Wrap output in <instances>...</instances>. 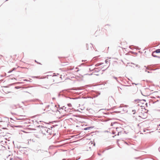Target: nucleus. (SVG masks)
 I'll list each match as a JSON object with an SVG mask.
<instances>
[{
    "mask_svg": "<svg viewBox=\"0 0 160 160\" xmlns=\"http://www.w3.org/2000/svg\"><path fill=\"white\" fill-rule=\"evenodd\" d=\"M159 150L160 152V147L159 148Z\"/></svg>",
    "mask_w": 160,
    "mask_h": 160,
    "instance_id": "nucleus-16",
    "label": "nucleus"
},
{
    "mask_svg": "<svg viewBox=\"0 0 160 160\" xmlns=\"http://www.w3.org/2000/svg\"><path fill=\"white\" fill-rule=\"evenodd\" d=\"M35 62H37L39 64H41L40 63V62H37L36 60L35 61Z\"/></svg>",
    "mask_w": 160,
    "mask_h": 160,
    "instance_id": "nucleus-9",
    "label": "nucleus"
},
{
    "mask_svg": "<svg viewBox=\"0 0 160 160\" xmlns=\"http://www.w3.org/2000/svg\"><path fill=\"white\" fill-rule=\"evenodd\" d=\"M102 30V29H101V30L100 29H99L98 30H97L96 31V32H101Z\"/></svg>",
    "mask_w": 160,
    "mask_h": 160,
    "instance_id": "nucleus-7",
    "label": "nucleus"
},
{
    "mask_svg": "<svg viewBox=\"0 0 160 160\" xmlns=\"http://www.w3.org/2000/svg\"><path fill=\"white\" fill-rule=\"evenodd\" d=\"M52 80H53V79H54V77L53 76L52 77Z\"/></svg>",
    "mask_w": 160,
    "mask_h": 160,
    "instance_id": "nucleus-10",
    "label": "nucleus"
},
{
    "mask_svg": "<svg viewBox=\"0 0 160 160\" xmlns=\"http://www.w3.org/2000/svg\"><path fill=\"white\" fill-rule=\"evenodd\" d=\"M132 112H133V114H134L135 113V111L134 110H132Z\"/></svg>",
    "mask_w": 160,
    "mask_h": 160,
    "instance_id": "nucleus-11",
    "label": "nucleus"
},
{
    "mask_svg": "<svg viewBox=\"0 0 160 160\" xmlns=\"http://www.w3.org/2000/svg\"><path fill=\"white\" fill-rule=\"evenodd\" d=\"M17 55H14L13 56V58H14V59H15L16 60L19 59L18 57L17 58Z\"/></svg>",
    "mask_w": 160,
    "mask_h": 160,
    "instance_id": "nucleus-5",
    "label": "nucleus"
},
{
    "mask_svg": "<svg viewBox=\"0 0 160 160\" xmlns=\"http://www.w3.org/2000/svg\"><path fill=\"white\" fill-rule=\"evenodd\" d=\"M68 106H71V104H68Z\"/></svg>",
    "mask_w": 160,
    "mask_h": 160,
    "instance_id": "nucleus-12",
    "label": "nucleus"
},
{
    "mask_svg": "<svg viewBox=\"0 0 160 160\" xmlns=\"http://www.w3.org/2000/svg\"><path fill=\"white\" fill-rule=\"evenodd\" d=\"M52 99H54L55 98H53Z\"/></svg>",
    "mask_w": 160,
    "mask_h": 160,
    "instance_id": "nucleus-18",
    "label": "nucleus"
},
{
    "mask_svg": "<svg viewBox=\"0 0 160 160\" xmlns=\"http://www.w3.org/2000/svg\"><path fill=\"white\" fill-rule=\"evenodd\" d=\"M160 53V49H158L156 50L155 51L153 52L152 53V56L154 57H158L157 56L155 55L156 53ZM158 58H160V57H158Z\"/></svg>",
    "mask_w": 160,
    "mask_h": 160,
    "instance_id": "nucleus-3",
    "label": "nucleus"
},
{
    "mask_svg": "<svg viewBox=\"0 0 160 160\" xmlns=\"http://www.w3.org/2000/svg\"><path fill=\"white\" fill-rule=\"evenodd\" d=\"M88 128H85L84 129H85V130H87V129Z\"/></svg>",
    "mask_w": 160,
    "mask_h": 160,
    "instance_id": "nucleus-14",
    "label": "nucleus"
},
{
    "mask_svg": "<svg viewBox=\"0 0 160 160\" xmlns=\"http://www.w3.org/2000/svg\"><path fill=\"white\" fill-rule=\"evenodd\" d=\"M51 110L53 112L56 113H58V107H57L56 105H54L53 104L52 105V106H51Z\"/></svg>",
    "mask_w": 160,
    "mask_h": 160,
    "instance_id": "nucleus-1",
    "label": "nucleus"
},
{
    "mask_svg": "<svg viewBox=\"0 0 160 160\" xmlns=\"http://www.w3.org/2000/svg\"><path fill=\"white\" fill-rule=\"evenodd\" d=\"M114 78H115V79H117V78H116V77Z\"/></svg>",
    "mask_w": 160,
    "mask_h": 160,
    "instance_id": "nucleus-17",
    "label": "nucleus"
},
{
    "mask_svg": "<svg viewBox=\"0 0 160 160\" xmlns=\"http://www.w3.org/2000/svg\"><path fill=\"white\" fill-rule=\"evenodd\" d=\"M86 61V60H82V62H83V61H84V62H85V61Z\"/></svg>",
    "mask_w": 160,
    "mask_h": 160,
    "instance_id": "nucleus-15",
    "label": "nucleus"
},
{
    "mask_svg": "<svg viewBox=\"0 0 160 160\" xmlns=\"http://www.w3.org/2000/svg\"><path fill=\"white\" fill-rule=\"evenodd\" d=\"M116 132H115L114 131L113 132V134H115Z\"/></svg>",
    "mask_w": 160,
    "mask_h": 160,
    "instance_id": "nucleus-13",
    "label": "nucleus"
},
{
    "mask_svg": "<svg viewBox=\"0 0 160 160\" xmlns=\"http://www.w3.org/2000/svg\"><path fill=\"white\" fill-rule=\"evenodd\" d=\"M17 120H22V119H23L22 118H17Z\"/></svg>",
    "mask_w": 160,
    "mask_h": 160,
    "instance_id": "nucleus-8",
    "label": "nucleus"
},
{
    "mask_svg": "<svg viewBox=\"0 0 160 160\" xmlns=\"http://www.w3.org/2000/svg\"><path fill=\"white\" fill-rule=\"evenodd\" d=\"M159 126H160V124L159 125Z\"/></svg>",
    "mask_w": 160,
    "mask_h": 160,
    "instance_id": "nucleus-19",
    "label": "nucleus"
},
{
    "mask_svg": "<svg viewBox=\"0 0 160 160\" xmlns=\"http://www.w3.org/2000/svg\"><path fill=\"white\" fill-rule=\"evenodd\" d=\"M117 124V123L116 122H114L113 123H112L111 124V126H112L113 125V124Z\"/></svg>",
    "mask_w": 160,
    "mask_h": 160,
    "instance_id": "nucleus-6",
    "label": "nucleus"
},
{
    "mask_svg": "<svg viewBox=\"0 0 160 160\" xmlns=\"http://www.w3.org/2000/svg\"><path fill=\"white\" fill-rule=\"evenodd\" d=\"M121 129V128H117V127H116V130L117 131V133H118V135H119V133L120 132V129Z\"/></svg>",
    "mask_w": 160,
    "mask_h": 160,
    "instance_id": "nucleus-4",
    "label": "nucleus"
},
{
    "mask_svg": "<svg viewBox=\"0 0 160 160\" xmlns=\"http://www.w3.org/2000/svg\"><path fill=\"white\" fill-rule=\"evenodd\" d=\"M147 114L145 112L142 113L141 112V113L139 114V116L142 118H145L147 117Z\"/></svg>",
    "mask_w": 160,
    "mask_h": 160,
    "instance_id": "nucleus-2",
    "label": "nucleus"
}]
</instances>
